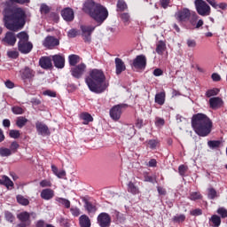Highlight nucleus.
<instances>
[{"mask_svg":"<svg viewBox=\"0 0 227 227\" xmlns=\"http://www.w3.org/2000/svg\"><path fill=\"white\" fill-rule=\"evenodd\" d=\"M71 213L74 217H78V215H81V211L79 210V208L77 207H72L71 209Z\"/></svg>","mask_w":227,"mask_h":227,"instance_id":"nucleus-58","label":"nucleus"},{"mask_svg":"<svg viewBox=\"0 0 227 227\" xmlns=\"http://www.w3.org/2000/svg\"><path fill=\"white\" fill-rule=\"evenodd\" d=\"M17 201H18V203H20V205H23L25 207L29 205V200L26 199L22 195H18L17 196Z\"/></svg>","mask_w":227,"mask_h":227,"instance_id":"nucleus-36","label":"nucleus"},{"mask_svg":"<svg viewBox=\"0 0 227 227\" xmlns=\"http://www.w3.org/2000/svg\"><path fill=\"white\" fill-rule=\"evenodd\" d=\"M217 214H218L219 215H221V217H222L223 219H224V218L227 217V209L224 208V207H219V208L217 209Z\"/></svg>","mask_w":227,"mask_h":227,"instance_id":"nucleus-46","label":"nucleus"},{"mask_svg":"<svg viewBox=\"0 0 227 227\" xmlns=\"http://www.w3.org/2000/svg\"><path fill=\"white\" fill-rule=\"evenodd\" d=\"M120 19L123 21L124 26L130 24V14L129 12L121 13Z\"/></svg>","mask_w":227,"mask_h":227,"instance_id":"nucleus-34","label":"nucleus"},{"mask_svg":"<svg viewBox=\"0 0 227 227\" xmlns=\"http://www.w3.org/2000/svg\"><path fill=\"white\" fill-rule=\"evenodd\" d=\"M81 31L84 42L90 43V42H91V35L95 31V27L90 25H82Z\"/></svg>","mask_w":227,"mask_h":227,"instance_id":"nucleus-7","label":"nucleus"},{"mask_svg":"<svg viewBox=\"0 0 227 227\" xmlns=\"http://www.w3.org/2000/svg\"><path fill=\"white\" fill-rule=\"evenodd\" d=\"M85 82L89 90L97 94L104 93L109 87V83L106 82V74L100 69L90 70L89 76L85 78Z\"/></svg>","mask_w":227,"mask_h":227,"instance_id":"nucleus-2","label":"nucleus"},{"mask_svg":"<svg viewBox=\"0 0 227 227\" xmlns=\"http://www.w3.org/2000/svg\"><path fill=\"white\" fill-rule=\"evenodd\" d=\"M51 59L56 68H65V57L63 55H53L51 56Z\"/></svg>","mask_w":227,"mask_h":227,"instance_id":"nucleus-16","label":"nucleus"},{"mask_svg":"<svg viewBox=\"0 0 227 227\" xmlns=\"http://www.w3.org/2000/svg\"><path fill=\"white\" fill-rule=\"evenodd\" d=\"M178 171L181 176H184V175H185V173L187 172V166L185 165L179 166Z\"/></svg>","mask_w":227,"mask_h":227,"instance_id":"nucleus-56","label":"nucleus"},{"mask_svg":"<svg viewBox=\"0 0 227 227\" xmlns=\"http://www.w3.org/2000/svg\"><path fill=\"white\" fill-rule=\"evenodd\" d=\"M35 129L40 136H49L51 134L49 127H47V125L43 124V122H35Z\"/></svg>","mask_w":227,"mask_h":227,"instance_id":"nucleus-15","label":"nucleus"},{"mask_svg":"<svg viewBox=\"0 0 227 227\" xmlns=\"http://www.w3.org/2000/svg\"><path fill=\"white\" fill-rule=\"evenodd\" d=\"M5 86H6V88H8L9 90H12V88H15V84H14L12 81H10V80H7V81L5 82Z\"/></svg>","mask_w":227,"mask_h":227,"instance_id":"nucleus-61","label":"nucleus"},{"mask_svg":"<svg viewBox=\"0 0 227 227\" xmlns=\"http://www.w3.org/2000/svg\"><path fill=\"white\" fill-rule=\"evenodd\" d=\"M207 198H209V200H215V198H217V192L215 189H208Z\"/></svg>","mask_w":227,"mask_h":227,"instance_id":"nucleus-43","label":"nucleus"},{"mask_svg":"<svg viewBox=\"0 0 227 227\" xmlns=\"http://www.w3.org/2000/svg\"><path fill=\"white\" fill-rule=\"evenodd\" d=\"M157 191H158L159 194H160L161 196H166V189H164L160 186H158Z\"/></svg>","mask_w":227,"mask_h":227,"instance_id":"nucleus-63","label":"nucleus"},{"mask_svg":"<svg viewBox=\"0 0 227 227\" xmlns=\"http://www.w3.org/2000/svg\"><path fill=\"white\" fill-rule=\"evenodd\" d=\"M163 72L161 71L160 68H156L153 71V75H155V77H160V75H162Z\"/></svg>","mask_w":227,"mask_h":227,"instance_id":"nucleus-62","label":"nucleus"},{"mask_svg":"<svg viewBox=\"0 0 227 227\" xmlns=\"http://www.w3.org/2000/svg\"><path fill=\"white\" fill-rule=\"evenodd\" d=\"M123 107H127V105L121 104L112 107L110 109V118L114 120V121H118V120L121 118V109H123Z\"/></svg>","mask_w":227,"mask_h":227,"instance_id":"nucleus-8","label":"nucleus"},{"mask_svg":"<svg viewBox=\"0 0 227 227\" xmlns=\"http://www.w3.org/2000/svg\"><path fill=\"white\" fill-rule=\"evenodd\" d=\"M191 11L189 9H183L181 12H178L176 14L177 20L179 22H184V20H187L189 17H191Z\"/></svg>","mask_w":227,"mask_h":227,"instance_id":"nucleus-23","label":"nucleus"},{"mask_svg":"<svg viewBox=\"0 0 227 227\" xmlns=\"http://www.w3.org/2000/svg\"><path fill=\"white\" fill-rule=\"evenodd\" d=\"M20 145H19V143H17V141H13L12 142L11 144V146H10V151L12 153H17V150H19V147Z\"/></svg>","mask_w":227,"mask_h":227,"instance_id":"nucleus-44","label":"nucleus"},{"mask_svg":"<svg viewBox=\"0 0 227 227\" xmlns=\"http://www.w3.org/2000/svg\"><path fill=\"white\" fill-rule=\"evenodd\" d=\"M186 44L190 49H194L197 45L196 41L194 39H188L186 41Z\"/></svg>","mask_w":227,"mask_h":227,"instance_id":"nucleus-54","label":"nucleus"},{"mask_svg":"<svg viewBox=\"0 0 227 227\" xmlns=\"http://www.w3.org/2000/svg\"><path fill=\"white\" fill-rule=\"evenodd\" d=\"M216 95H219V89H211L206 91V97H207V98L215 97Z\"/></svg>","mask_w":227,"mask_h":227,"instance_id":"nucleus-38","label":"nucleus"},{"mask_svg":"<svg viewBox=\"0 0 227 227\" xmlns=\"http://www.w3.org/2000/svg\"><path fill=\"white\" fill-rule=\"evenodd\" d=\"M55 201H57V203H59V205H63L66 208L70 207V200H68L67 199L57 197L55 198Z\"/></svg>","mask_w":227,"mask_h":227,"instance_id":"nucleus-33","label":"nucleus"},{"mask_svg":"<svg viewBox=\"0 0 227 227\" xmlns=\"http://www.w3.org/2000/svg\"><path fill=\"white\" fill-rule=\"evenodd\" d=\"M41 198L42 200H45L46 201L52 200V198H54V190L50 188L42 190Z\"/></svg>","mask_w":227,"mask_h":227,"instance_id":"nucleus-22","label":"nucleus"},{"mask_svg":"<svg viewBox=\"0 0 227 227\" xmlns=\"http://www.w3.org/2000/svg\"><path fill=\"white\" fill-rule=\"evenodd\" d=\"M7 57L11 59H17V58H19V51H17V50L8 51Z\"/></svg>","mask_w":227,"mask_h":227,"instance_id":"nucleus-42","label":"nucleus"},{"mask_svg":"<svg viewBox=\"0 0 227 227\" xmlns=\"http://www.w3.org/2000/svg\"><path fill=\"white\" fill-rule=\"evenodd\" d=\"M3 45L13 47L17 43V36L13 32H7L4 37L2 39Z\"/></svg>","mask_w":227,"mask_h":227,"instance_id":"nucleus-9","label":"nucleus"},{"mask_svg":"<svg viewBox=\"0 0 227 227\" xmlns=\"http://www.w3.org/2000/svg\"><path fill=\"white\" fill-rule=\"evenodd\" d=\"M190 200L196 201V200H201V194L198 192H193L190 194Z\"/></svg>","mask_w":227,"mask_h":227,"instance_id":"nucleus-45","label":"nucleus"},{"mask_svg":"<svg viewBox=\"0 0 227 227\" xmlns=\"http://www.w3.org/2000/svg\"><path fill=\"white\" fill-rule=\"evenodd\" d=\"M198 19H199L198 14H196V12H192L190 14L189 23L191 24V26L195 27V29H200V27H201L204 24L203 20H198Z\"/></svg>","mask_w":227,"mask_h":227,"instance_id":"nucleus-13","label":"nucleus"},{"mask_svg":"<svg viewBox=\"0 0 227 227\" xmlns=\"http://www.w3.org/2000/svg\"><path fill=\"white\" fill-rule=\"evenodd\" d=\"M18 219L21 221V223H29L30 215L28 212H21L17 215Z\"/></svg>","mask_w":227,"mask_h":227,"instance_id":"nucleus-31","label":"nucleus"},{"mask_svg":"<svg viewBox=\"0 0 227 227\" xmlns=\"http://www.w3.org/2000/svg\"><path fill=\"white\" fill-rule=\"evenodd\" d=\"M127 10V4L123 0H119L117 3V11L125 12Z\"/></svg>","mask_w":227,"mask_h":227,"instance_id":"nucleus-37","label":"nucleus"},{"mask_svg":"<svg viewBox=\"0 0 227 227\" xmlns=\"http://www.w3.org/2000/svg\"><path fill=\"white\" fill-rule=\"evenodd\" d=\"M195 8L197 13L201 15L202 17H207V15H210V5L206 4L203 0H195Z\"/></svg>","mask_w":227,"mask_h":227,"instance_id":"nucleus-6","label":"nucleus"},{"mask_svg":"<svg viewBox=\"0 0 227 227\" xmlns=\"http://www.w3.org/2000/svg\"><path fill=\"white\" fill-rule=\"evenodd\" d=\"M69 65L71 67H75L79 61H81V58L78 55H70L68 57Z\"/></svg>","mask_w":227,"mask_h":227,"instance_id":"nucleus-32","label":"nucleus"},{"mask_svg":"<svg viewBox=\"0 0 227 227\" xmlns=\"http://www.w3.org/2000/svg\"><path fill=\"white\" fill-rule=\"evenodd\" d=\"M84 72H86V64L83 63L71 68V74L75 79H81Z\"/></svg>","mask_w":227,"mask_h":227,"instance_id":"nucleus-11","label":"nucleus"},{"mask_svg":"<svg viewBox=\"0 0 227 227\" xmlns=\"http://www.w3.org/2000/svg\"><path fill=\"white\" fill-rule=\"evenodd\" d=\"M192 215H201V209H194L191 211Z\"/></svg>","mask_w":227,"mask_h":227,"instance_id":"nucleus-64","label":"nucleus"},{"mask_svg":"<svg viewBox=\"0 0 227 227\" xmlns=\"http://www.w3.org/2000/svg\"><path fill=\"white\" fill-rule=\"evenodd\" d=\"M9 136L12 139H19V137H20V131L17 129H11L9 131Z\"/></svg>","mask_w":227,"mask_h":227,"instance_id":"nucleus-41","label":"nucleus"},{"mask_svg":"<svg viewBox=\"0 0 227 227\" xmlns=\"http://www.w3.org/2000/svg\"><path fill=\"white\" fill-rule=\"evenodd\" d=\"M127 70V67L125 66V62L120 58L115 59V73L116 75H120L121 72H125Z\"/></svg>","mask_w":227,"mask_h":227,"instance_id":"nucleus-18","label":"nucleus"},{"mask_svg":"<svg viewBox=\"0 0 227 227\" xmlns=\"http://www.w3.org/2000/svg\"><path fill=\"white\" fill-rule=\"evenodd\" d=\"M207 145L209 146V148H212L214 150L215 148H219V146H221V141L210 140L207 142Z\"/></svg>","mask_w":227,"mask_h":227,"instance_id":"nucleus-39","label":"nucleus"},{"mask_svg":"<svg viewBox=\"0 0 227 227\" xmlns=\"http://www.w3.org/2000/svg\"><path fill=\"white\" fill-rule=\"evenodd\" d=\"M98 224L100 227L111 226V215L107 213H100L98 216Z\"/></svg>","mask_w":227,"mask_h":227,"instance_id":"nucleus-10","label":"nucleus"},{"mask_svg":"<svg viewBox=\"0 0 227 227\" xmlns=\"http://www.w3.org/2000/svg\"><path fill=\"white\" fill-rule=\"evenodd\" d=\"M83 12L98 22V26L109 17V12L100 4H95L93 0H87L83 4Z\"/></svg>","mask_w":227,"mask_h":227,"instance_id":"nucleus-4","label":"nucleus"},{"mask_svg":"<svg viewBox=\"0 0 227 227\" xmlns=\"http://www.w3.org/2000/svg\"><path fill=\"white\" fill-rule=\"evenodd\" d=\"M133 67L135 68H145L146 67V57L145 55H138L133 60Z\"/></svg>","mask_w":227,"mask_h":227,"instance_id":"nucleus-14","label":"nucleus"},{"mask_svg":"<svg viewBox=\"0 0 227 227\" xmlns=\"http://www.w3.org/2000/svg\"><path fill=\"white\" fill-rule=\"evenodd\" d=\"M192 127L197 136L207 137L212 132V120L205 114H193Z\"/></svg>","mask_w":227,"mask_h":227,"instance_id":"nucleus-3","label":"nucleus"},{"mask_svg":"<svg viewBox=\"0 0 227 227\" xmlns=\"http://www.w3.org/2000/svg\"><path fill=\"white\" fill-rule=\"evenodd\" d=\"M13 153L10 149L2 147L0 148V155L1 157H10Z\"/></svg>","mask_w":227,"mask_h":227,"instance_id":"nucleus-40","label":"nucleus"},{"mask_svg":"<svg viewBox=\"0 0 227 227\" xmlns=\"http://www.w3.org/2000/svg\"><path fill=\"white\" fill-rule=\"evenodd\" d=\"M67 36L68 38H75L77 36V30L75 29H71L67 32Z\"/></svg>","mask_w":227,"mask_h":227,"instance_id":"nucleus-57","label":"nucleus"},{"mask_svg":"<svg viewBox=\"0 0 227 227\" xmlns=\"http://www.w3.org/2000/svg\"><path fill=\"white\" fill-rule=\"evenodd\" d=\"M149 147L153 150H155L157 148V145H159V140L152 139L148 142Z\"/></svg>","mask_w":227,"mask_h":227,"instance_id":"nucleus-52","label":"nucleus"},{"mask_svg":"<svg viewBox=\"0 0 227 227\" xmlns=\"http://www.w3.org/2000/svg\"><path fill=\"white\" fill-rule=\"evenodd\" d=\"M126 132L128 136H134L136 134V129H134V126H128Z\"/></svg>","mask_w":227,"mask_h":227,"instance_id":"nucleus-53","label":"nucleus"},{"mask_svg":"<svg viewBox=\"0 0 227 227\" xmlns=\"http://www.w3.org/2000/svg\"><path fill=\"white\" fill-rule=\"evenodd\" d=\"M4 215L6 221H8L9 223H13V221H15V216H13V214H12L10 211L5 212Z\"/></svg>","mask_w":227,"mask_h":227,"instance_id":"nucleus-47","label":"nucleus"},{"mask_svg":"<svg viewBox=\"0 0 227 227\" xmlns=\"http://www.w3.org/2000/svg\"><path fill=\"white\" fill-rule=\"evenodd\" d=\"M85 208L88 212H97V207L90 202H85Z\"/></svg>","mask_w":227,"mask_h":227,"instance_id":"nucleus-50","label":"nucleus"},{"mask_svg":"<svg viewBox=\"0 0 227 227\" xmlns=\"http://www.w3.org/2000/svg\"><path fill=\"white\" fill-rule=\"evenodd\" d=\"M173 221L175 223H184L185 221V215H176L173 217Z\"/></svg>","mask_w":227,"mask_h":227,"instance_id":"nucleus-48","label":"nucleus"},{"mask_svg":"<svg viewBox=\"0 0 227 227\" xmlns=\"http://www.w3.org/2000/svg\"><path fill=\"white\" fill-rule=\"evenodd\" d=\"M40 12L41 13H44V15H46V13H49V12H51V8L47 4H41Z\"/></svg>","mask_w":227,"mask_h":227,"instance_id":"nucleus-51","label":"nucleus"},{"mask_svg":"<svg viewBox=\"0 0 227 227\" xmlns=\"http://www.w3.org/2000/svg\"><path fill=\"white\" fill-rule=\"evenodd\" d=\"M211 79L213 81H215V82L221 81V75H219V74L217 73H214L212 75H211Z\"/></svg>","mask_w":227,"mask_h":227,"instance_id":"nucleus-60","label":"nucleus"},{"mask_svg":"<svg viewBox=\"0 0 227 227\" xmlns=\"http://www.w3.org/2000/svg\"><path fill=\"white\" fill-rule=\"evenodd\" d=\"M79 223L81 227H91V221L90 217L86 215H82L79 218Z\"/></svg>","mask_w":227,"mask_h":227,"instance_id":"nucleus-26","label":"nucleus"},{"mask_svg":"<svg viewBox=\"0 0 227 227\" xmlns=\"http://www.w3.org/2000/svg\"><path fill=\"white\" fill-rule=\"evenodd\" d=\"M210 226L220 227L221 226V216L217 215H213L209 219Z\"/></svg>","mask_w":227,"mask_h":227,"instance_id":"nucleus-28","label":"nucleus"},{"mask_svg":"<svg viewBox=\"0 0 227 227\" xmlns=\"http://www.w3.org/2000/svg\"><path fill=\"white\" fill-rule=\"evenodd\" d=\"M165 51H166V43H164L163 41H160L156 45L157 54H160V56H162Z\"/></svg>","mask_w":227,"mask_h":227,"instance_id":"nucleus-29","label":"nucleus"},{"mask_svg":"<svg viewBox=\"0 0 227 227\" xmlns=\"http://www.w3.org/2000/svg\"><path fill=\"white\" fill-rule=\"evenodd\" d=\"M39 65L41 68H44L45 70L52 68V59L51 57H42L39 59Z\"/></svg>","mask_w":227,"mask_h":227,"instance_id":"nucleus-19","label":"nucleus"},{"mask_svg":"<svg viewBox=\"0 0 227 227\" xmlns=\"http://www.w3.org/2000/svg\"><path fill=\"white\" fill-rule=\"evenodd\" d=\"M13 114H24V109L20 106H13L12 108Z\"/></svg>","mask_w":227,"mask_h":227,"instance_id":"nucleus-49","label":"nucleus"},{"mask_svg":"<svg viewBox=\"0 0 227 227\" xmlns=\"http://www.w3.org/2000/svg\"><path fill=\"white\" fill-rule=\"evenodd\" d=\"M0 185H4L6 189H13V181L8 176H2L0 177Z\"/></svg>","mask_w":227,"mask_h":227,"instance_id":"nucleus-24","label":"nucleus"},{"mask_svg":"<svg viewBox=\"0 0 227 227\" xmlns=\"http://www.w3.org/2000/svg\"><path fill=\"white\" fill-rule=\"evenodd\" d=\"M155 103L159 106H164V102H166V92H160L155 95Z\"/></svg>","mask_w":227,"mask_h":227,"instance_id":"nucleus-27","label":"nucleus"},{"mask_svg":"<svg viewBox=\"0 0 227 227\" xmlns=\"http://www.w3.org/2000/svg\"><path fill=\"white\" fill-rule=\"evenodd\" d=\"M209 106L211 109H219L223 106V99L219 97L209 98Z\"/></svg>","mask_w":227,"mask_h":227,"instance_id":"nucleus-21","label":"nucleus"},{"mask_svg":"<svg viewBox=\"0 0 227 227\" xmlns=\"http://www.w3.org/2000/svg\"><path fill=\"white\" fill-rule=\"evenodd\" d=\"M4 22L10 31H20L26 25V12L22 8L4 9Z\"/></svg>","mask_w":227,"mask_h":227,"instance_id":"nucleus-1","label":"nucleus"},{"mask_svg":"<svg viewBox=\"0 0 227 227\" xmlns=\"http://www.w3.org/2000/svg\"><path fill=\"white\" fill-rule=\"evenodd\" d=\"M81 119L84 121V125H88L90 123V121H93V117L91 116V114H88V113H83L81 114Z\"/></svg>","mask_w":227,"mask_h":227,"instance_id":"nucleus-35","label":"nucleus"},{"mask_svg":"<svg viewBox=\"0 0 227 227\" xmlns=\"http://www.w3.org/2000/svg\"><path fill=\"white\" fill-rule=\"evenodd\" d=\"M28 120L24 116H20L16 120V125L19 129H22L23 127H26L27 124Z\"/></svg>","mask_w":227,"mask_h":227,"instance_id":"nucleus-30","label":"nucleus"},{"mask_svg":"<svg viewBox=\"0 0 227 227\" xmlns=\"http://www.w3.org/2000/svg\"><path fill=\"white\" fill-rule=\"evenodd\" d=\"M43 45L47 49H52L59 45V40L54 36L48 35L43 42Z\"/></svg>","mask_w":227,"mask_h":227,"instance_id":"nucleus-12","label":"nucleus"},{"mask_svg":"<svg viewBox=\"0 0 227 227\" xmlns=\"http://www.w3.org/2000/svg\"><path fill=\"white\" fill-rule=\"evenodd\" d=\"M18 42V51L21 54H29L33 51V43L29 42V35L26 32H20L17 34Z\"/></svg>","mask_w":227,"mask_h":227,"instance_id":"nucleus-5","label":"nucleus"},{"mask_svg":"<svg viewBox=\"0 0 227 227\" xmlns=\"http://www.w3.org/2000/svg\"><path fill=\"white\" fill-rule=\"evenodd\" d=\"M128 187V192L130 194L136 195L139 194V186H137V183H134L132 181H129L127 184Z\"/></svg>","mask_w":227,"mask_h":227,"instance_id":"nucleus-25","label":"nucleus"},{"mask_svg":"<svg viewBox=\"0 0 227 227\" xmlns=\"http://www.w3.org/2000/svg\"><path fill=\"white\" fill-rule=\"evenodd\" d=\"M165 121L162 118H156L155 125L156 127H162L164 125Z\"/></svg>","mask_w":227,"mask_h":227,"instance_id":"nucleus-59","label":"nucleus"},{"mask_svg":"<svg viewBox=\"0 0 227 227\" xmlns=\"http://www.w3.org/2000/svg\"><path fill=\"white\" fill-rule=\"evenodd\" d=\"M40 186L41 187H51L52 183H51V181H49L47 179H44V180L40 182Z\"/></svg>","mask_w":227,"mask_h":227,"instance_id":"nucleus-55","label":"nucleus"},{"mask_svg":"<svg viewBox=\"0 0 227 227\" xmlns=\"http://www.w3.org/2000/svg\"><path fill=\"white\" fill-rule=\"evenodd\" d=\"M21 74V79L26 81V79H33L35 77V71L29 67H25L20 71Z\"/></svg>","mask_w":227,"mask_h":227,"instance_id":"nucleus-20","label":"nucleus"},{"mask_svg":"<svg viewBox=\"0 0 227 227\" xmlns=\"http://www.w3.org/2000/svg\"><path fill=\"white\" fill-rule=\"evenodd\" d=\"M61 15L64 20L67 22H72L74 20V10L72 8L67 7L61 11Z\"/></svg>","mask_w":227,"mask_h":227,"instance_id":"nucleus-17","label":"nucleus"}]
</instances>
